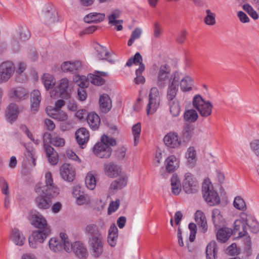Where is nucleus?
<instances>
[{"mask_svg":"<svg viewBox=\"0 0 259 259\" xmlns=\"http://www.w3.org/2000/svg\"><path fill=\"white\" fill-rule=\"evenodd\" d=\"M35 191L38 195L35 198V202L40 209H48L51 206V202L47 200L46 198H52L59 194V189L54 184L50 172H48L45 175V184L42 183L37 184Z\"/></svg>","mask_w":259,"mask_h":259,"instance_id":"f257e3e1","label":"nucleus"},{"mask_svg":"<svg viewBox=\"0 0 259 259\" xmlns=\"http://www.w3.org/2000/svg\"><path fill=\"white\" fill-rule=\"evenodd\" d=\"M180 79V73L177 71L171 73V67L167 64H162L158 68L156 84L158 88H164L173 81Z\"/></svg>","mask_w":259,"mask_h":259,"instance_id":"f03ea898","label":"nucleus"},{"mask_svg":"<svg viewBox=\"0 0 259 259\" xmlns=\"http://www.w3.org/2000/svg\"><path fill=\"white\" fill-rule=\"evenodd\" d=\"M116 142L113 138L103 135L101 142L97 143L94 146V154L100 158H108L110 157L112 150L110 146L116 145Z\"/></svg>","mask_w":259,"mask_h":259,"instance_id":"7ed1b4c3","label":"nucleus"},{"mask_svg":"<svg viewBox=\"0 0 259 259\" xmlns=\"http://www.w3.org/2000/svg\"><path fill=\"white\" fill-rule=\"evenodd\" d=\"M60 236L64 241V248L67 252L72 250L80 258H85L88 255L87 249L84 245L79 241H76L71 244L65 233H60Z\"/></svg>","mask_w":259,"mask_h":259,"instance_id":"20e7f679","label":"nucleus"},{"mask_svg":"<svg viewBox=\"0 0 259 259\" xmlns=\"http://www.w3.org/2000/svg\"><path fill=\"white\" fill-rule=\"evenodd\" d=\"M202 188L203 197L210 205H214L220 203V197L217 192L213 190L209 180H204Z\"/></svg>","mask_w":259,"mask_h":259,"instance_id":"39448f33","label":"nucleus"},{"mask_svg":"<svg viewBox=\"0 0 259 259\" xmlns=\"http://www.w3.org/2000/svg\"><path fill=\"white\" fill-rule=\"evenodd\" d=\"M193 105L202 117H207L211 114L212 104L208 101H205L200 95L194 97Z\"/></svg>","mask_w":259,"mask_h":259,"instance_id":"423d86ee","label":"nucleus"},{"mask_svg":"<svg viewBox=\"0 0 259 259\" xmlns=\"http://www.w3.org/2000/svg\"><path fill=\"white\" fill-rule=\"evenodd\" d=\"M240 220L241 221L242 223V228L243 231L238 233V237H242L245 236L246 233L247 226L252 233H256L258 231L257 223L251 215L242 212L240 214Z\"/></svg>","mask_w":259,"mask_h":259,"instance_id":"0eeeda50","label":"nucleus"},{"mask_svg":"<svg viewBox=\"0 0 259 259\" xmlns=\"http://www.w3.org/2000/svg\"><path fill=\"white\" fill-rule=\"evenodd\" d=\"M160 103V97L158 89L156 87L152 88L149 95L148 103L146 107V112L148 115L153 114L158 108Z\"/></svg>","mask_w":259,"mask_h":259,"instance_id":"6e6552de","label":"nucleus"},{"mask_svg":"<svg viewBox=\"0 0 259 259\" xmlns=\"http://www.w3.org/2000/svg\"><path fill=\"white\" fill-rule=\"evenodd\" d=\"M88 246L94 257H99L103 252V237H93L88 239Z\"/></svg>","mask_w":259,"mask_h":259,"instance_id":"1a4fd4ad","label":"nucleus"},{"mask_svg":"<svg viewBox=\"0 0 259 259\" xmlns=\"http://www.w3.org/2000/svg\"><path fill=\"white\" fill-rule=\"evenodd\" d=\"M50 233L51 230L47 229L33 231L28 238L29 246L33 248H36L38 244L43 243Z\"/></svg>","mask_w":259,"mask_h":259,"instance_id":"9d476101","label":"nucleus"},{"mask_svg":"<svg viewBox=\"0 0 259 259\" xmlns=\"http://www.w3.org/2000/svg\"><path fill=\"white\" fill-rule=\"evenodd\" d=\"M182 187L183 190L187 194L194 193L197 191L198 184L193 174L189 172L185 174Z\"/></svg>","mask_w":259,"mask_h":259,"instance_id":"9b49d317","label":"nucleus"},{"mask_svg":"<svg viewBox=\"0 0 259 259\" xmlns=\"http://www.w3.org/2000/svg\"><path fill=\"white\" fill-rule=\"evenodd\" d=\"M14 64L11 61H5L0 64V83L7 81L15 71Z\"/></svg>","mask_w":259,"mask_h":259,"instance_id":"f8f14e48","label":"nucleus"},{"mask_svg":"<svg viewBox=\"0 0 259 259\" xmlns=\"http://www.w3.org/2000/svg\"><path fill=\"white\" fill-rule=\"evenodd\" d=\"M119 176V178L111 182L109 188L110 193H115L126 186L128 179L127 175L123 173Z\"/></svg>","mask_w":259,"mask_h":259,"instance_id":"ddd939ff","label":"nucleus"},{"mask_svg":"<svg viewBox=\"0 0 259 259\" xmlns=\"http://www.w3.org/2000/svg\"><path fill=\"white\" fill-rule=\"evenodd\" d=\"M103 169L105 175L111 178H116L122 174V168L113 162L105 163Z\"/></svg>","mask_w":259,"mask_h":259,"instance_id":"4468645a","label":"nucleus"},{"mask_svg":"<svg viewBox=\"0 0 259 259\" xmlns=\"http://www.w3.org/2000/svg\"><path fill=\"white\" fill-rule=\"evenodd\" d=\"M44 142H48L55 147H63L65 144V140L60 135L56 133H45L44 135Z\"/></svg>","mask_w":259,"mask_h":259,"instance_id":"2eb2a0df","label":"nucleus"},{"mask_svg":"<svg viewBox=\"0 0 259 259\" xmlns=\"http://www.w3.org/2000/svg\"><path fill=\"white\" fill-rule=\"evenodd\" d=\"M58 89L57 96L59 95L65 99L70 98L72 87L67 78H63L60 80L58 84Z\"/></svg>","mask_w":259,"mask_h":259,"instance_id":"dca6fc26","label":"nucleus"},{"mask_svg":"<svg viewBox=\"0 0 259 259\" xmlns=\"http://www.w3.org/2000/svg\"><path fill=\"white\" fill-rule=\"evenodd\" d=\"M32 225L39 230L50 229L46 219L38 212L32 213L31 215Z\"/></svg>","mask_w":259,"mask_h":259,"instance_id":"f3484780","label":"nucleus"},{"mask_svg":"<svg viewBox=\"0 0 259 259\" xmlns=\"http://www.w3.org/2000/svg\"><path fill=\"white\" fill-rule=\"evenodd\" d=\"M165 145L170 148H177L181 144V140L177 133L170 132L163 139Z\"/></svg>","mask_w":259,"mask_h":259,"instance_id":"a211bd4d","label":"nucleus"},{"mask_svg":"<svg viewBox=\"0 0 259 259\" xmlns=\"http://www.w3.org/2000/svg\"><path fill=\"white\" fill-rule=\"evenodd\" d=\"M29 93L24 88L19 87L11 89L10 91V96L16 101L24 100L28 98Z\"/></svg>","mask_w":259,"mask_h":259,"instance_id":"6ab92c4d","label":"nucleus"},{"mask_svg":"<svg viewBox=\"0 0 259 259\" xmlns=\"http://www.w3.org/2000/svg\"><path fill=\"white\" fill-rule=\"evenodd\" d=\"M62 178L66 181L71 182L75 177V171L72 166L68 163L63 164L60 168Z\"/></svg>","mask_w":259,"mask_h":259,"instance_id":"aec40b11","label":"nucleus"},{"mask_svg":"<svg viewBox=\"0 0 259 259\" xmlns=\"http://www.w3.org/2000/svg\"><path fill=\"white\" fill-rule=\"evenodd\" d=\"M107 72L95 71L94 73L89 74L87 79L89 81H90L93 84L101 85L104 84L105 82L102 76H107Z\"/></svg>","mask_w":259,"mask_h":259,"instance_id":"412c9836","label":"nucleus"},{"mask_svg":"<svg viewBox=\"0 0 259 259\" xmlns=\"http://www.w3.org/2000/svg\"><path fill=\"white\" fill-rule=\"evenodd\" d=\"M75 82L77 85L79 87L77 89V94L78 98L80 101H84L86 99L87 94L84 88L88 86V81L85 79L84 76H77L76 77Z\"/></svg>","mask_w":259,"mask_h":259,"instance_id":"4be33fe9","label":"nucleus"},{"mask_svg":"<svg viewBox=\"0 0 259 259\" xmlns=\"http://www.w3.org/2000/svg\"><path fill=\"white\" fill-rule=\"evenodd\" d=\"M179 81L180 80L173 81V82L167 84L166 99L167 101L178 100L176 98V96L179 91Z\"/></svg>","mask_w":259,"mask_h":259,"instance_id":"5701e85b","label":"nucleus"},{"mask_svg":"<svg viewBox=\"0 0 259 259\" xmlns=\"http://www.w3.org/2000/svg\"><path fill=\"white\" fill-rule=\"evenodd\" d=\"M46 155L49 162L53 165L57 164L59 161L58 153L49 144H44Z\"/></svg>","mask_w":259,"mask_h":259,"instance_id":"b1692460","label":"nucleus"},{"mask_svg":"<svg viewBox=\"0 0 259 259\" xmlns=\"http://www.w3.org/2000/svg\"><path fill=\"white\" fill-rule=\"evenodd\" d=\"M10 239L16 245L22 246L25 241V237L23 233L17 228L12 230L10 235Z\"/></svg>","mask_w":259,"mask_h":259,"instance_id":"393cba45","label":"nucleus"},{"mask_svg":"<svg viewBox=\"0 0 259 259\" xmlns=\"http://www.w3.org/2000/svg\"><path fill=\"white\" fill-rule=\"evenodd\" d=\"M41 99V94L38 90H34L30 94L31 110L36 112L39 109Z\"/></svg>","mask_w":259,"mask_h":259,"instance_id":"a878e982","label":"nucleus"},{"mask_svg":"<svg viewBox=\"0 0 259 259\" xmlns=\"http://www.w3.org/2000/svg\"><path fill=\"white\" fill-rule=\"evenodd\" d=\"M84 232L88 239L103 236L100 228L95 224L87 225L84 228Z\"/></svg>","mask_w":259,"mask_h":259,"instance_id":"bb28decb","label":"nucleus"},{"mask_svg":"<svg viewBox=\"0 0 259 259\" xmlns=\"http://www.w3.org/2000/svg\"><path fill=\"white\" fill-rule=\"evenodd\" d=\"M81 67V63L79 61L74 62L66 61L61 65V69L63 72L75 73Z\"/></svg>","mask_w":259,"mask_h":259,"instance_id":"cd10ccee","label":"nucleus"},{"mask_svg":"<svg viewBox=\"0 0 259 259\" xmlns=\"http://www.w3.org/2000/svg\"><path fill=\"white\" fill-rule=\"evenodd\" d=\"M211 218L213 224L216 229L224 226L225 220L220 209H213L212 210Z\"/></svg>","mask_w":259,"mask_h":259,"instance_id":"c85d7f7f","label":"nucleus"},{"mask_svg":"<svg viewBox=\"0 0 259 259\" xmlns=\"http://www.w3.org/2000/svg\"><path fill=\"white\" fill-rule=\"evenodd\" d=\"M100 109L104 113L108 112L112 107L111 100L108 95L104 94L99 98Z\"/></svg>","mask_w":259,"mask_h":259,"instance_id":"c756f323","label":"nucleus"},{"mask_svg":"<svg viewBox=\"0 0 259 259\" xmlns=\"http://www.w3.org/2000/svg\"><path fill=\"white\" fill-rule=\"evenodd\" d=\"M89 137V133L85 128H80L75 133L76 141L80 146L85 144L88 141Z\"/></svg>","mask_w":259,"mask_h":259,"instance_id":"7c9ffc66","label":"nucleus"},{"mask_svg":"<svg viewBox=\"0 0 259 259\" xmlns=\"http://www.w3.org/2000/svg\"><path fill=\"white\" fill-rule=\"evenodd\" d=\"M166 169L168 172L176 170L179 166V160L174 155L169 156L165 161Z\"/></svg>","mask_w":259,"mask_h":259,"instance_id":"2f4dec72","label":"nucleus"},{"mask_svg":"<svg viewBox=\"0 0 259 259\" xmlns=\"http://www.w3.org/2000/svg\"><path fill=\"white\" fill-rule=\"evenodd\" d=\"M186 156L188 166L191 168L194 167L197 161L196 151L194 147H190L187 149Z\"/></svg>","mask_w":259,"mask_h":259,"instance_id":"473e14b6","label":"nucleus"},{"mask_svg":"<svg viewBox=\"0 0 259 259\" xmlns=\"http://www.w3.org/2000/svg\"><path fill=\"white\" fill-rule=\"evenodd\" d=\"M63 241L62 238L60 239L56 237H53L50 239L49 242V245L50 249L55 252H60L63 249Z\"/></svg>","mask_w":259,"mask_h":259,"instance_id":"72a5a7b5","label":"nucleus"},{"mask_svg":"<svg viewBox=\"0 0 259 259\" xmlns=\"http://www.w3.org/2000/svg\"><path fill=\"white\" fill-rule=\"evenodd\" d=\"M105 15L104 13H91L84 17V20L88 23H97L103 21L105 19Z\"/></svg>","mask_w":259,"mask_h":259,"instance_id":"f704fd0d","label":"nucleus"},{"mask_svg":"<svg viewBox=\"0 0 259 259\" xmlns=\"http://www.w3.org/2000/svg\"><path fill=\"white\" fill-rule=\"evenodd\" d=\"M19 113V108L16 104L12 103L10 104L6 114L8 120L11 122L15 121L17 118Z\"/></svg>","mask_w":259,"mask_h":259,"instance_id":"c9c22d12","label":"nucleus"},{"mask_svg":"<svg viewBox=\"0 0 259 259\" xmlns=\"http://www.w3.org/2000/svg\"><path fill=\"white\" fill-rule=\"evenodd\" d=\"M232 233L233 231L231 229L229 228H220L217 233V239L221 242H225L228 240Z\"/></svg>","mask_w":259,"mask_h":259,"instance_id":"e433bc0d","label":"nucleus"},{"mask_svg":"<svg viewBox=\"0 0 259 259\" xmlns=\"http://www.w3.org/2000/svg\"><path fill=\"white\" fill-rule=\"evenodd\" d=\"M48 114L52 118L59 121H66L68 118L67 114L63 111L52 109H47Z\"/></svg>","mask_w":259,"mask_h":259,"instance_id":"4c0bfd02","label":"nucleus"},{"mask_svg":"<svg viewBox=\"0 0 259 259\" xmlns=\"http://www.w3.org/2000/svg\"><path fill=\"white\" fill-rule=\"evenodd\" d=\"M179 82L181 90L183 92H189L192 90L194 81L190 76H185Z\"/></svg>","mask_w":259,"mask_h":259,"instance_id":"58836bf2","label":"nucleus"},{"mask_svg":"<svg viewBox=\"0 0 259 259\" xmlns=\"http://www.w3.org/2000/svg\"><path fill=\"white\" fill-rule=\"evenodd\" d=\"M87 119L90 127L93 130H96L99 128L100 118L98 114L91 112L88 114Z\"/></svg>","mask_w":259,"mask_h":259,"instance_id":"ea45409f","label":"nucleus"},{"mask_svg":"<svg viewBox=\"0 0 259 259\" xmlns=\"http://www.w3.org/2000/svg\"><path fill=\"white\" fill-rule=\"evenodd\" d=\"M217 252V243L214 241H212L207 245L206 248L207 259H216Z\"/></svg>","mask_w":259,"mask_h":259,"instance_id":"a19ab883","label":"nucleus"},{"mask_svg":"<svg viewBox=\"0 0 259 259\" xmlns=\"http://www.w3.org/2000/svg\"><path fill=\"white\" fill-rule=\"evenodd\" d=\"M171 192L173 194L177 195L181 191L182 188L180 180L176 174H174L171 178Z\"/></svg>","mask_w":259,"mask_h":259,"instance_id":"79ce46f5","label":"nucleus"},{"mask_svg":"<svg viewBox=\"0 0 259 259\" xmlns=\"http://www.w3.org/2000/svg\"><path fill=\"white\" fill-rule=\"evenodd\" d=\"M41 81L47 90L52 89L56 84L55 78L52 75L49 73L43 74L41 77Z\"/></svg>","mask_w":259,"mask_h":259,"instance_id":"37998d69","label":"nucleus"},{"mask_svg":"<svg viewBox=\"0 0 259 259\" xmlns=\"http://www.w3.org/2000/svg\"><path fill=\"white\" fill-rule=\"evenodd\" d=\"M45 21L47 25H50L58 21V16L57 11L52 8L48 10L45 14Z\"/></svg>","mask_w":259,"mask_h":259,"instance_id":"c03bdc74","label":"nucleus"},{"mask_svg":"<svg viewBox=\"0 0 259 259\" xmlns=\"http://www.w3.org/2000/svg\"><path fill=\"white\" fill-rule=\"evenodd\" d=\"M195 220L197 224L203 229L204 232L207 229V224L206 217L201 210H197L195 212Z\"/></svg>","mask_w":259,"mask_h":259,"instance_id":"a18cd8bd","label":"nucleus"},{"mask_svg":"<svg viewBox=\"0 0 259 259\" xmlns=\"http://www.w3.org/2000/svg\"><path fill=\"white\" fill-rule=\"evenodd\" d=\"M96 50L97 52V57L99 59L106 60L111 63L114 62V61L112 58H109V53L107 51L105 48L99 45L96 47Z\"/></svg>","mask_w":259,"mask_h":259,"instance_id":"49530a36","label":"nucleus"},{"mask_svg":"<svg viewBox=\"0 0 259 259\" xmlns=\"http://www.w3.org/2000/svg\"><path fill=\"white\" fill-rule=\"evenodd\" d=\"M169 112L173 117H177L181 112V107L179 100L168 101Z\"/></svg>","mask_w":259,"mask_h":259,"instance_id":"de8ad7c7","label":"nucleus"},{"mask_svg":"<svg viewBox=\"0 0 259 259\" xmlns=\"http://www.w3.org/2000/svg\"><path fill=\"white\" fill-rule=\"evenodd\" d=\"M132 134L134 136V145L137 146L139 141L141 132V124L138 122L134 124L132 127Z\"/></svg>","mask_w":259,"mask_h":259,"instance_id":"09e8293b","label":"nucleus"},{"mask_svg":"<svg viewBox=\"0 0 259 259\" xmlns=\"http://www.w3.org/2000/svg\"><path fill=\"white\" fill-rule=\"evenodd\" d=\"M195 134V128L191 125L184 126L182 132V138L184 141H189L192 136Z\"/></svg>","mask_w":259,"mask_h":259,"instance_id":"8fccbe9b","label":"nucleus"},{"mask_svg":"<svg viewBox=\"0 0 259 259\" xmlns=\"http://www.w3.org/2000/svg\"><path fill=\"white\" fill-rule=\"evenodd\" d=\"M145 69V66L144 64H141V66L137 69L136 71V77L134 79V82L136 84H139L140 83H144L145 82V78L142 75V72Z\"/></svg>","mask_w":259,"mask_h":259,"instance_id":"3c124183","label":"nucleus"},{"mask_svg":"<svg viewBox=\"0 0 259 259\" xmlns=\"http://www.w3.org/2000/svg\"><path fill=\"white\" fill-rule=\"evenodd\" d=\"M142 57L139 53H136L134 57L130 58L126 62L127 66H131L134 63L137 65H139L141 66L142 63Z\"/></svg>","mask_w":259,"mask_h":259,"instance_id":"603ef678","label":"nucleus"},{"mask_svg":"<svg viewBox=\"0 0 259 259\" xmlns=\"http://www.w3.org/2000/svg\"><path fill=\"white\" fill-rule=\"evenodd\" d=\"M206 16L204 18V21L206 25H213L215 24V14L210 10H206Z\"/></svg>","mask_w":259,"mask_h":259,"instance_id":"864d4df0","label":"nucleus"},{"mask_svg":"<svg viewBox=\"0 0 259 259\" xmlns=\"http://www.w3.org/2000/svg\"><path fill=\"white\" fill-rule=\"evenodd\" d=\"M198 116L197 113L195 110L190 109L185 111L184 117L186 120L194 122L197 119Z\"/></svg>","mask_w":259,"mask_h":259,"instance_id":"5fc2aeb1","label":"nucleus"},{"mask_svg":"<svg viewBox=\"0 0 259 259\" xmlns=\"http://www.w3.org/2000/svg\"><path fill=\"white\" fill-rule=\"evenodd\" d=\"M85 182L87 187L90 190H93L96 186V181L94 176L91 174H88L86 176Z\"/></svg>","mask_w":259,"mask_h":259,"instance_id":"6e6d98bb","label":"nucleus"},{"mask_svg":"<svg viewBox=\"0 0 259 259\" xmlns=\"http://www.w3.org/2000/svg\"><path fill=\"white\" fill-rule=\"evenodd\" d=\"M233 205L236 209L240 210H244L246 208L244 200L240 196H237L235 198Z\"/></svg>","mask_w":259,"mask_h":259,"instance_id":"4d7b16f0","label":"nucleus"},{"mask_svg":"<svg viewBox=\"0 0 259 259\" xmlns=\"http://www.w3.org/2000/svg\"><path fill=\"white\" fill-rule=\"evenodd\" d=\"M142 34V30L139 28H136L132 33L131 38L127 42V45L131 46L134 42L139 38Z\"/></svg>","mask_w":259,"mask_h":259,"instance_id":"13d9d810","label":"nucleus"},{"mask_svg":"<svg viewBox=\"0 0 259 259\" xmlns=\"http://www.w3.org/2000/svg\"><path fill=\"white\" fill-rule=\"evenodd\" d=\"M243 9L254 20L258 18V15L256 11L249 4H245L242 7Z\"/></svg>","mask_w":259,"mask_h":259,"instance_id":"bf43d9fd","label":"nucleus"},{"mask_svg":"<svg viewBox=\"0 0 259 259\" xmlns=\"http://www.w3.org/2000/svg\"><path fill=\"white\" fill-rule=\"evenodd\" d=\"M249 146L251 151L259 158V140L256 139L252 141L249 143Z\"/></svg>","mask_w":259,"mask_h":259,"instance_id":"052dcab7","label":"nucleus"},{"mask_svg":"<svg viewBox=\"0 0 259 259\" xmlns=\"http://www.w3.org/2000/svg\"><path fill=\"white\" fill-rule=\"evenodd\" d=\"M76 202L78 205H82L84 204H89L91 202L90 197L84 193L78 197L76 199Z\"/></svg>","mask_w":259,"mask_h":259,"instance_id":"680f3d73","label":"nucleus"},{"mask_svg":"<svg viewBox=\"0 0 259 259\" xmlns=\"http://www.w3.org/2000/svg\"><path fill=\"white\" fill-rule=\"evenodd\" d=\"M121 14V11L118 9L112 11L108 16L109 22H113V21L116 20V19L119 18Z\"/></svg>","mask_w":259,"mask_h":259,"instance_id":"e2e57ef3","label":"nucleus"},{"mask_svg":"<svg viewBox=\"0 0 259 259\" xmlns=\"http://www.w3.org/2000/svg\"><path fill=\"white\" fill-rule=\"evenodd\" d=\"M119 204L120 201L118 199H117L115 201L111 202L108 207V214H111V213L115 211L118 208Z\"/></svg>","mask_w":259,"mask_h":259,"instance_id":"0e129e2a","label":"nucleus"},{"mask_svg":"<svg viewBox=\"0 0 259 259\" xmlns=\"http://www.w3.org/2000/svg\"><path fill=\"white\" fill-rule=\"evenodd\" d=\"M187 36V31L183 30L178 35L177 37V41L178 44H182L185 42Z\"/></svg>","mask_w":259,"mask_h":259,"instance_id":"69168bd1","label":"nucleus"},{"mask_svg":"<svg viewBox=\"0 0 259 259\" xmlns=\"http://www.w3.org/2000/svg\"><path fill=\"white\" fill-rule=\"evenodd\" d=\"M44 124L46 128L49 131L54 130L56 126L54 122L49 119H45L44 120Z\"/></svg>","mask_w":259,"mask_h":259,"instance_id":"338daca9","label":"nucleus"},{"mask_svg":"<svg viewBox=\"0 0 259 259\" xmlns=\"http://www.w3.org/2000/svg\"><path fill=\"white\" fill-rule=\"evenodd\" d=\"M237 15L240 21L242 23H248L250 21L247 15L242 11L238 12Z\"/></svg>","mask_w":259,"mask_h":259,"instance_id":"774afa93","label":"nucleus"}]
</instances>
